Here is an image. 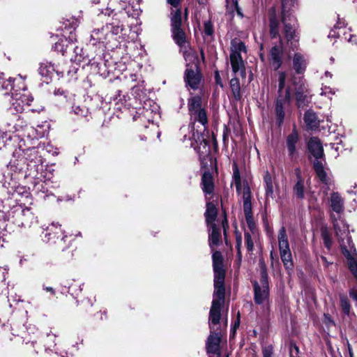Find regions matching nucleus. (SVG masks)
<instances>
[{
	"label": "nucleus",
	"mask_w": 357,
	"mask_h": 357,
	"mask_svg": "<svg viewBox=\"0 0 357 357\" xmlns=\"http://www.w3.org/2000/svg\"><path fill=\"white\" fill-rule=\"evenodd\" d=\"M230 62L233 73L236 75L238 72H239L240 75L243 77H245L246 73L242 56H236L235 54L230 55Z\"/></svg>",
	"instance_id": "26"
},
{
	"label": "nucleus",
	"mask_w": 357,
	"mask_h": 357,
	"mask_svg": "<svg viewBox=\"0 0 357 357\" xmlns=\"http://www.w3.org/2000/svg\"><path fill=\"white\" fill-rule=\"evenodd\" d=\"M306 60L300 53H296L293 58V68L298 74H302L305 70Z\"/></svg>",
	"instance_id": "31"
},
{
	"label": "nucleus",
	"mask_w": 357,
	"mask_h": 357,
	"mask_svg": "<svg viewBox=\"0 0 357 357\" xmlns=\"http://www.w3.org/2000/svg\"><path fill=\"white\" fill-rule=\"evenodd\" d=\"M340 301L342 312L349 317L350 315L351 305L347 296L345 295H340Z\"/></svg>",
	"instance_id": "41"
},
{
	"label": "nucleus",
	"mask_w": 357,
	"mask_h": 357,
	"mask_svg": "<svg viewBox=\"0 0 357 357\" xmlns=\"http://www.w3.org/2000/svg\"><path fill=\"white\" fill-rule=\"evenodd\" d=\"M264 181L265 185L273 183V180L271 174L268 172H266L264 176Z\"/></svg>",
	"instance_id": "54"
},
{
	"label": "nucleus",
	"mask_w": 357,
	"mask_h": 357,
	"mask_svg": "<svg viewBox=\"0 0 357 357\" xmlns=\"http://www.w3.org/2000/svg\"><path fill=\"white\" fill-rule=\"evenodd\" d=\"M241 52H246V47L245 43L242 41H233L231 43L230 55L235 54L236 56H241Z\"/></svg>",
	"instance_id": "37"
},
{
	"label": "nucleus",
	"mask_w": 357,
	"mask_h": 357,
	"mask_svg": "<svg viewBox=\"0 0 357 357\" xmlns=\"http://www.w3.org/2000/svg\"><path fill=\"white\" fill-rule=\"evenodd\" d=\"M74 280H68L63 282L62 285L63 287L68 289V292L70 293L73 297H76L79 295V293L82 291V286L84 284H79L78 286L73 285V282Z\"/></svg>",
	"instance_id": "35"
},
{
	"label": "nucleus",
	"mask_w": 357,
	"mask_h": 357,
	"mask_svg": "<svg viewBox=\"0 0 357 357\" xmlns=\"http://www.w3.org/2000/svg\"><path fill=\"white\" fill-rule=\"evenodd\" d=\"M188 112L192 124V136L189 137L190 145L198 153L201 165L206 167L212 163L210 135L207 130L208 118L200 96L195 95L188 98Z\"/></svg>",
	"instance_id": "1"
},
{
	"label": "nucleus",
	"mask_w": 357,
	"mask_h": 357,
	"mask_svg": "<svg viewBox=\"0 0 357 357\" xmlns=\"http://www.w3.org/2000/svg\"><path fill=\"white\" fill-rule=\"evenodd\" d=\"M43 290L49 292L52 296H54L56 294L55 290L51 287H46V286L43 285Z\"/></svg>",
	"instance_id": "57"
},
{
	"label": "nucleus",
	"mask_w": 357,
	"mask_h": 357,
	"mask_svg": "<svg viewBox=\"0 0 357 357\" xmlns=\"http://www.w3.org/2000/svg\"><path fill=\"white\" fill-rule=\"evenodd\" d=\"M292 83L294 86V96L297 107L298 108L307 107L311 99L308 86L303 77H292Z\"/></svg>",
	"instance_id": "12"
},
{
	"label": "nucleus",
	"mask_w": 357,
	"mask_h": 357,
	"mask_svg": "<svg viewBox=\"0 0 357 357\" xmlns=\"http://www.w3.org/2000/svg\"><path fill=\"white\" fill-rule=\"evenodd\" d=\"M347 192L349 194L357 195V182L355 183L354 185L351 186L349 190H347Z\"/></svg>",
	"instance_id": "56"
},
{
	"label": "nucleus",
	"mask_w": 357,
	"mask_h": 357,
	"mask_svg": "<svg viewBox=\"0 0 357 357\" xmlns=\"http://www.w3.org/2000/svg\"><path fill=\"white\" fill-rule=\"evenodd\" d=\"M208 227L209 228V246L213 249V246L218 245L221 241L220 229L216 225Z\"/></svg>",
	"instance_id": "30"
},
{
	"label": "nucleus",
	"mask_w": 357,
	"mask_h": 357,
	"mask_svg": "<svg viewBox=\"0 0 357 357\" xmlns=\"http://www.w3.org/2000/svg\"><path fill=\"white\" fill-rule=\"evenodd\" d=\"M214 271V287L222 289L225 287V271L223 268V258L220 252L215 251L212 255ZM218 291H221L218 289Z\"/></svg>",
	"instance_id": "16"
},
{
	"label": "nucleus",
	"mask_w": 357,
	"mask_h": 357,
	"mask_svg": "<svg viewBox=\"0 0 357 357\" xmlns=\"http://www.w3.org/2000/svg\"><path fill=\"white\" fill-rule=\"evenodd\" d=\"M74 49V52L75 54V61L77 63H84V65H91V66H96L97 68L100 69V67L99 66L100 65V63H98L95 57H92L89 55H84V52L83 51L82 48H79L78 47H75Z\"/></svg>",
	"instance_id": "22"
},
{
	"label": "nucleus",
	"mask_w": 357,
	"mask_h": 357,
	"mask_svg": "<svg viewBox=\"0 0 357 357\" xmlns=\"http://www.w3.org/2000/svg\"><path fill=\"white\" fill-rule=\"evenodd\" d=\"M328 94H331V95L334 94V92H333L332 89H331L330 87H328V86H325L324 88H322L321 95L326 96Z\"/></svg>",
	"instance_id": "55"
},
{
	"label": "nucleus",
	"mask_w": 357,
	"mask_h": 357,
	"mask_svg": "<svg viewBox=\"0 0 357 357\" xmlns=\"http://www.w3.org/2000/svg\"><path fill=\"white\" fill-rule=\"evenodd\" d=\"M257 238V234L255 231H245L244 240L245 245L249 254H252L254 250V243Z\"/></svg>",
	"instance_id": "34"
},
{
	"label": "nucleus",
	"mask_w": 357,
	"mask_h": 357,
	"mask_svg": "<svg viewBox=\"0 0 357 357\" xmlns=\"http://www.w3.org/2000/svg\"><path fill=\"white\" fill-rule=\"evenodd\" d=\"M307 149L314 158L313 168L321 182L328 185L329 178L325 170L326 161L324 154V149L320 139L318 137H310L307 142Z\"/></svg>",
	"instance_id": "6"
},
{
	"label": "nucleus",
	"mask_w": 357,
	"mask_h": 357,
	"mask_svg": "<svg viewBox=\"0 0 357 357\" xmlns=\"http://www.w3.org/2000/svg\"><path fill=\"white\" fill-rule=\"evenodd\" d=\"M117 1L116 0L112 1L108 3L107 7L105 10L102 11V13L105 15L112 16V22H107L105 25V28L107 32H111L112 35L119 34L122 30V24H121V17L123 16L124 12L129 16L132 17H137L141 13L139 8H136L132 10V6L130 4L128 6L124 7V5L119 7H113L114 3Z\"/></svg>",
	"instance_id": "5"
},
{
	"label": "nucleus",
	"mask_w": 357,
	"mask_h": 357,
	"mask_svg": "<svg viewBox=\"0 0 357 357\" xmlns=\"http://www.w3.org/2000/svg\"><path fill=\"white\" fill-rule=\"evenodd\" d=\"M121 91L120 90H118L116 91V94H115L113 97L110 98V100H112L113 101H119L122 102L123 100H125L126 96H123V98H121Z\"/></svg>",
	"instance_id": "51"
},
{
	"label": "nucleus",
	"mask_w": 357,
	"mask_h": 357,
	"mask_svg": "<svg viewBox=\"0 0 357 357\" xmlns=\"http://www.w3.org/2000/svg\"><path fill=\"white\" fill-rule=\"evenodd\" d=\"M168 3H169L174 8L172 9V10H174V12L176 10V9H179L178 8L180 1L181 0H167ZM172 11H171L172 13Z\"/></svg>",
	"instance_id": "52"
},
{
	"label": "nucleus",
	"mask_w": 357,
	"mask_h": 357,
	"mask_svg": "<svg viewBox=\"0 0 357 357\" xmlns=\"http://www.w3.org/2000/svg\"><path fill=\"white\" fill-rule=\"evenodd\" d=\"M233 5L234 6V8H235V10L236 11V13L237 15L240 17H243V14L241 11V8L239 7L238 4V1L237 0H233Z\"/></svg>",
	"instance_id": "53"
},
{
	"label": "nucleus",
	"mask_w": 357,
	"mask_h": 357,
	"mask_svg": "<svg viewBox=\"0 0 357 357\" xmlns=\"http://www.w3.org/2000/svg\"><path fill=\"white\" fill-rule=\"evenodd\" d=\"M72 112L79 117L85 118H87L89 113L88 108L80 104H74L72 107Z\"/></svg>",
	"instance_id": "38"
},
{
	"label": "nucleus",
	"mask_w": 357,
	"mask_h": 357,
	"mask_svg": "<svg viewBox=\"0 0 357 357\" xmlns=\"http://www.w3.org/2000/svg\"><path fill=\"white\" fill-rule=\"evenodd\" d=\"M344 35H346V34H345V33H344ZM344 38H345V39H347L349 43H356V37H355V36H352V35H351V34H349V37L348 38H347V36H345V37H344Z\"/></svg>",
	"instance_id": "60"
},
{
	"label": "nucleus",
	"mask_w": 357,
	"mask_h": 357,
	"mask_svg": "<svg viewBox=\"0 0 357 357\" xmlns=\"http://www.w3.org/2000/svg\"><path fill=\"white\" fill-rule=\"evenodd\" d=\"M296 0H282V22L283 33L287 41L298 40V24L296 17L291 14V8L294 6Z\"/></svg>",
	"instance_id": "7"
},
{
	"label": "nucleus",
	"mask_w": 357,
	"mask_h": 357,
	"mask_svg": "<svg viewBox=\"0 0 357 357\" xmlns=\"http://www.w3.org/2000/svg\"><path fill=\"white\" fill-rule=\"evenodd\" d=\"M263 357H272L273 347L271 344L266 345L262 348Z\"/></svg>",
	"instance_id": "50"
},
{
	"label": "nucleus",
	"mask_w": 357,
	"mask_h": 357,
	"mask_svg": "<svg viewBox=\"0 0 357 357\" xmlns=\"http://www.w3.org/2000/svg\"><path fill=\"white\" fill-rule=\"evenodd\" d=\"M278 240L281 260L285 269L289 273L293 270L294 263L287 230L284 226L278 231Z\"/></svg>",
	"instance_id": "11"
},
{
	"label": "nucleus",
	"mask_w": 357,
	"mask_h": 357,
	"mask_svg": "<svg viewBox=\"0 0 357 357\" xmlns=\"http://www.w3.org/2000/svg\"><path fill=\"white\" fill-rule=\"evenodd\" d=\"M221 333L214 330H210V335L207 338L206 349L208 354H216L220 349L221 342Z\"/></svg>",
	"instance_id": "21"
},
{
	"label": "nucleus",
	"mask_w": 357,
	"mask_h": 357,
	"mask_svg": "<svg viewBox=\"0 0 357 357\" xmlns=\"http://www.w3.org/2000/svg\"><path fill=\"white\" fill-rule=\"evenodd\" d=\"M233 176L232 184H234L236 191L238 194L243 193V212L244 214H251L252 212V203H251V192L247 182H244L243 185L241 183V178L240 172L236 162L232 165Z\"/></svg>",
	"instance_id": "9"
},
{
	"label": "nucleus",
	"mask_w": 357,
	"mask_h": 357,
	"mask_svg": "<svg viewBox=\"0 0 357 357\" xmlns=\"http://www.w3.org/2000/svg\"><path fill=\"white\" fill-rule=\"evenodd\" d=\"M322 239L325 247L329 250L331 248L333 241L331 234L327 228H322L321 231Z\"/></svg>",
	"instance_id": "40"
},
{
	"label": "nucleus",
	"mask_w": 357,
	"mask_h": 357,
	"mask_svg": "<svg viewBox=\"0 0 357 357\" xmlns=\"http://www.w3.org/2000/svg\"><path fill=\"white\" fill-rule=\"evenodd\" d=\"M299 142L298 132L294 126L292 132L289 134L286 138V147L288 151V155L291 160L296 159L297 156V144Z\"/></svg>",
	"instance_id": "20"
},
{
	"label": "nucleus",
	"mask_w": 357,
	"mask_h": 357,
	"mask_svg": "<svg viewBox=\"0 0 357 357\" xmlns=\"http://www.w3.org/2000/svg\"><path fill=\"white\" fill-rule=\"evenodd\" d=\"M10 221L18 227L29 228L36 222V218L28 208H22L19 206L13 208L11 212Z\"/></svg>",
	"instance_id": "13"
},
{
	"label": "nucleus",
	"mask_w": 357,
	"mask_h": 357,
	"mask_svg": "<svg viewBox=\"0 0 357 357\" xmlns=\"http://www.w3.org/2000/svg\"><path fill=\"white\" fill-rule=\"evenodd\" d=\"M222 228H223V231H224L225 237L226 238H227L226 230H227V228L228 227V222H227V220L226 218H225V219L222 220Z\"/></svg>",
	"instance_id": "58"
},
{
	"label": "nucleus",
	"mask_w": 357,
	"mask_h": 357,
	"mask_svg": "<svg viewBox=\"0 0 357 357\" xmlns=\"http://www.w3.org/2000/svg\"><path fill=\"white\" fill-rule=\"evenodd\" d=\"M331 206L337 216L344 211V199L338 192H333L331 195Z\"/></svg>",
	"instance_id": "28"
},
{
	"label": "nucleus",
	"mask_w": 357,
	"mask_h": 357,
	"mask_svg": "<svg viewBox=\"0 0 357 357\" xmlns=\"http://www.w3.org/2000/svg\"><path fill=\"white\" fill-rule=\"evenodd\" d=\"M260 267V285H268V276L267 273V268L265 263L262 261H259Z\"/></svg>",
	"instance_id": "39"
},
{
	"label": "nucleus",
	"mask_w": 357,
	"mask_h": 357,
	"mask_svg": "<svg viewBox=\"0 0 357 357\" xmlns=\"http://www.w3.org/2000/svg\"><path fill=\"white\" fill-rule=\"evenodd\" d=\"M282 52L283 51L282 45H275L270 50L269 61L271 66L275 70L280 68L282 63Z\"/></svg>",
	"instance_id": "23"
},
{
	"label": "nucleus",
	"mask_w": 357,
	"mask_h": 357,
	"mask_svg": "<svg viewBox=\"0 0 357 357\" xmlns=\"http://www.w3.org/2000/svg\"><path fill=\"white\" fill-rule=\"evenodd\" d=\"M306 189L305 179L296 181L292 189L293 194L297 199L302 200L305 198Z\"/></svg>",
	"instance_id": "33"
},
{
	"label": "nucleus",
	"mask_w": 357,
	"mask_h": 357,
	"mask_svg": "<svg viewBox=\"0 0 357 357\" xmlns=\"http://www.w3.org/2000/svg\"><path fill=\"white\" fill-rule=\"evenodd\" d=\"M38 72L42 77L47 79L45 81L47 82L51 79L54 73H56L59 77H63L66 73L64 70H61L58 66H54V64L47 61L40 63ZM70 72L71 71L68 70L66 71V73L69 75Z\"/></svg>",
	"instance_id": "19"
},
{
	"label": "nucleus",
	"mask_w": 357,
	"mask_h": 357,
	"mask_svg": "<svg viewBox=\"0 0 357 357\" xmlns=\"http://www.w3.org/2000/svg\"><path fill=\"white\" fill-rule=\"evenodd\" d=\"M204 33L205 36H211L213 33V26L211 21H206L204 23Z\"/></svg>",
	"instance_id": "48"
},
{
	"label": "nucleus",
	"mask_w": 357,
	"mask_h": 357,
	"mask_svg": "<svg viewBox=\"0 0 357 357\" xmlns=\"http://www.w3.org/2000/svg\"><path fill=\"white\" fill-rule=\"evenodd\" d=\"M202 75L199 70L197 63L187 64L184 75V80L186 86L190 87L193 90L199 88Z\"/></svg>",
	"instance_id": "17"
},
{
	"label": "nucleus",
	"mask_w": 357,
	"mask_h": 357,
	"mask_svg": "<svg viewBox=\"0 0 357 357\" xmlns=\"http://www.w3.org/2000/svg\"><path fill=\"white\" fill-rule=\"evenodd\" d=\"M107 32L105 26L100 29H95L91 31L89 43L96 45L97 43H104L107 39Z\"/></svg>",
	"instance_id": "24"
},
{
	"label": "nucleus",
	"mask_w": 357,
	"mask_h": 357,
	"mask_svg": "<svg viewBox=\"0 0 357 357\" xmlns=\"http://www.w3.org/2000/svg\"><path fill=\"white\" fill-rule=\"evenodd\" d=\"M15 79L9 77L5 79L3 73H0V90L5 91L4 96L11 94L14 100L12 105L6 110L4 114V129L6 132L15 133L23 130L27 126V122L20 113L24 110L23 100L18 98L17 89L14 86Z\"/></svg>",
	"instance_id": "2"
},
{
	"label": "nucleus",
	"mask_w": 357,
	"mask_h": 357,
	"mask_svg": "<svg viewBox=\"0 0 357 357\" xmlns=\"http://www.w3.org/2000/svg\"><path fill=\"white\" fill-rule=\"evenodd\" d=\"M265 195H266V201L265 205L269 203L270 200H273L275 198L274 190H273V184L269 183L265 185Z\"/></svg>",
	"instance_id": "42"
},
{
	"label": "nucleus",
	"mask_w": 357,
	"mask_h": 357,
	"mask_svg": "<svg viewBox=\"0 0 357 357\" xmlns=\"http://www.w3.org/2000/svg\"><path fill=\"white\" fill-rule=\"evenodd\" d=\"M269 26H270V35L272 38L280 39V42L282 44V40L280 34V24L278 19L276 17L275 12L271 14L269 17Z\"/></svg>",
	"instance_id": "27"
},
{
	"label": "nucleus",
	"mask_w": 357,
	"mask_h": 357,
	"mask_svg": "<svg viewBox=\"0 0 357 357\" xmlns=\"http://www.w3.org/2000/svg\"><path fill=\"white\" fill-rule=\"evenodd\" d=\"M42 164V157L36 148L24 149L20 146L13 152L9 167L15 172L21 173L24 177H35Z\"/></svg>",
	"instance_id": "4"
},
{
	"label": "nucleus",
	"mask_w": 357,
	"mask_h": 357,
	"mask_svg": "<svg viewBox=\"0 0 357 357\" xmlns=\"http://www.w3.org/2000/svg\"><path fill=\"white\" fill-rule=\"evenodd\" d=\"M218 287H214L213 294V301L209 312L208 324L210 330H214L215 326L220 323L221 318V308L225 303V287L220 289L221 291H218Z\"/></svg>",
	"instance_id": "10"
},
{
	"label": "nucleus",
	"mask_w": 357,
	"mask_h": 357,
	"mask_svg": "<svg viewBox=\"0 0 357 357\" xmlns=\"http://www.w3.org/2000/svg\"><path fill=\"white\" fill-rule=\"evenodd\" d=\"M54 94L56 96H58V95H61H61H64V96H66L65 95L66 94V91H64L63 90L58 89V90L54 91Z\"/></svg>",
	"instance_id": "62"
},
{
	"label": "nucleus",
	"mask_w": 357,
	"mask_h": 357,
	"mask_svg": "<svg viewBox=\"0 0 357 357\" xmlns=\"http://www.w3.org/2000/svg\"><path fill=\"white\" fill-rule=\"evenodd\" d=\"M295 174H296V181H298L300 179H305L302 175H301V170L300 168H296L295 169Z\"/></svg>",
	"instance_id": "59"
},
{
	"label": "nucleus",
	"mask_w": 357,
	"mask_h": 357,
	"mask_svg": "<svg viewBox=\"0 0 357 357\" xmlns=\"http://www.w3.org/2000/svg\"><path fill=\"white\" fill-rule=\"evenodd\" d=\"M254 301L257 305L262 306L264 316L269 314V286L260 285L257 281H254Z\"/></svg>",
	"instance_id": "15"
},
{
	"label": "nucleus",
	"mask_w": 357,
	"mask_h": 357,
	"mask_svg": "<svg viewBox=\"0 0 357 357\" xmlns=\"http://www.w3.org/2000/svg\"><path fill=\"white\" fill-rule=\"evenodd\" d=\"M230 88L236 100L241 99V86L239 79L237 77H233L230 80Z\"/></svg>",
	"instance_id": "36"
},
{
	"label": "nucleus",
	"mask_w": 357,
	"mask_h": 357,
	"mask_svg": "<svg viewBox=\"0 0 357 357\" xmlns=\"http://www.w3.org/2000/svg\"><path fill=\"white\" fill-rule=\"evenodd\" d=\"M331 218L342 253L347 259L349 269L356 281V285L349 291V296L357 303V254L356 250L351 252L347 249V247L351 249L353 248V245H351L352 241L349 236V225L341 215L335 217V215H333Z\"/></svg>",
	"instance_id": "3"
},
{
	"label": "nucleus",
	"mask_w": 357,
	"mask_h": 357,
	"mask_svg": "<svg viewBox=\"0 0 357 357\" xmlns=\"http://www.w3.org/2000/svg\"><path fill=\"white\" fill-rule=\"evenodd\" d=\"M142 89H140V86H132V91L134 94H136V95H139V93H137L138 91H142Z\"/></svg>",
	"instance_id": "61"
},
{
	"label": "nucleus",
	"mask_w": 357,
	"mask_h": 357,
	"mask_svg": "<svg viewBox=\"0 0 357 357\" xmlns=\"http://www.w3.org/2000/svg\"><path fill=\"white\" fill-rule=\"evenodd\" d=\"M300 350L298 347L294 342H291L289 345V357H300Z\"/></svg>",
	"instance_id": "49"
},
{
	"label": "nucleus",
	"mask_w": 357,
	"mask_h": 357,
	"mask_svg": "<svg viewBox=\"0 0 357 357\" xmlns=\"http://www.w3.org/2000/svg\"><path fill=\"white\" fill-rule=\"evenodd\" d=\"M79 25V21L77 18L71 17L66 19L61 26L62 31V36L65 38L55 43L54 49L55 51L61 52L63 54L66 51L65 48V43L68 42L72 45V43L77 40V36L75 30Z\"/></svg>",
	"instance_id": "8"
},
{
	"label": "nucleus",
	"mask_w": 357,
	"mask_h": 357,
	"mask_svg": "<svg viewBox=\"0 0 357 357\" xmlns=\"http://www.w3.org/2000/svg\"><path fill=\"white\" fill-rule=\"evenodd\" d=\"M245 218L247 222V225L250 229L249 231H255V222L254 220V218L252 213L245 215Z\"/></svg>",
	"instance_id": "47"
},
{
	"label": "nucleus",
	"mask_w": 357,
	"mask_h": 357,
	"mask_svg": "<svg viewBox=\"0 0 357 357\" xmlns=\"http://www.w3.org/2000/svg\"><path fill=\"white\" fill-rule=\"evenodd\" d=\"M348 351H349V357H354V353H353L351 347L349 344H348Z\"/></svg>",
	"instance_id": "64"
},
{
	"label": "nucleus",
	"mask_w": 357,
	"mask_h": 357,
	"mask_svg": "<svg viewBox=\"0 0 357 357\" xmlns=\"http://www.w3.org/2000/svg\"><path fill=\"white\" fill-rule=\"evenodd\" d=\"M202 189L205 195H213L214 190V183L212 174L208 172H205L202 177Z\"/></svg>",
	"instance_id": "25"
},
{
	"label": "nucleus",
	"mask_w": 357,
	"mask_h": 357,
	"mask_svg": "<svg viewBox=\"0 0 357 357\" xmlns=\"http://www.w3.org/2000/svg\"><path fill=\"white\" fill-rule=\"evenodd\" d=\"M304 121L307 128L317 129L319 126V121L315 112L308 110L304 114Z\"/></svg>",
	"instance_id": "32"
},
{
	"label": "nucleus",
	"mask_w": 357,
	"mask_h": 357,
	"mask_svg": "<svg viewBox=\"0 0 357 357\" xmlns=\"http://www.w3.org/2000/svg\"><path fill=\"white\" fill-rule=\"evenodd\" d=\"M344 22H341L340 21H338L336 24L334 25V27L333 29L331 30L328 38H335V37H340V29L343 27Z\"/></svg>",
	"instance_id": "44"
},
{
	"label": "nucleus",
	"mask_w": 357,
	"mask_h": 357,
	"mask_svg": "<svg viewBox=\"0 0 357 357\" xmlns=\"http://www.w3.org/2000/svg\"><path fill=\"white\" fill-rule=\"evenodd\" d=\"M171 31L174 42L179 46L183 47L186 43V34L181 27V10L176 9L171 13Z\"/></svg>",
	"instance_id": "14"
},
{
	"label": "nucleus",
	"mask_w": 357,
	"mask_h": 357,
	"mask_svg": "<svg viewBox=\"0 0 357 357\" xmlns=\"http://www.w3.org/2000/svg\"><path fill=\"white\" fill-rule=\"evenodd\" d=\"M204 215L208 226L216 225L215 220L218 215V211L214 204L211 202H208L206 204V210Z\"/></svg>",
	"instance_id": "29"
},
{
	"label": "nucleus",
	"mask_w": 357,
	"mask_h": 357,
	"mask_svg": "<svg viewBox=\"0 0 357 357\" xmlns=\"http://www.w3.org/2000/svg\"><path fill=\"white\" fill-rule=\"evenodd\" d=\"M287 74L285 72L278 73V95L282 94L286 84Z\"/></svg>",
	"instance_id": "43"
},
{
	"label": "nucleus",
	"mask_w": 357,
	"mask_h": 357,
	"mask_svg": "<svg viewBox=\"0 0 357 357\" xmlns=\"http://www.w3.org/2000/svg\"><path fill=\"white\" fill-rule=\"evenodd\" d=\"M321 259L322 260V261L324 262V264H325V266H328L331 263H329L327 259H326V257H324V256H321Z\"/></svg>",
	"instance_id": "63"
},
{
	"label": "nucleus",
	"mask_w": 357,
	"mask_h": 357,
	"mask_svg": "<svg viewBox=\"0 0 357 357\" xmlns=\"http://www.w3.org/2000/svg\"><path fill=\"white\" fill-rule=\"evenodd\" d=\"M236 248L237 250V257L239 261H241L242 259V253H241V244H242V237L240 233L236 232Z\"/></svg>",
	"instance_id": "46"
},
{
	"label": "nucleus",
	"mask_w": 357,
	"mask_h": 357,
	"mask_svg": "<svg viewBox=\"0 0 357 357\" xmlns=\"http://www.w3.org/2000/svg\"><path fill=\"white\" fill-rule=\"evenodd\" d=\"M291 101V91L290 88L287 87L285 90L284 94H279L275 102V115L276 120L278 126L284 121V106L289 105Z\"/></svg>",
	"instance_id": "18"
},
{
	"label": "nucleus",
	"mask_w": 357,
	"mask_h": 357,
	"mask_svg": "<svg viewBox=\"0 0 357 357\" xmlns=\"http://www.w3.org/2000/svg\"><path fill=\"white\" fill-rule=\"evenodd\" d=\"M55 338H56V336L54 335H51V334L47 335V340L45 341V351L52 350V348L56 346Z\"/></svg>",
	"instance_id": "45"
}]
</instances>
